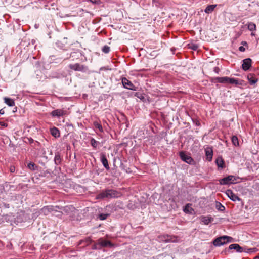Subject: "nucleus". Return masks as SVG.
<instances>
[{
    "instance_id": "nucleus-35",
    "label": "nucleus",
    "mask_w": 259,
    "mask_h": 259,
    "mask_svg": "<svg viewBox=\"0 0 259 259\" xmlns=\"http://www.w3.org/2000/svg\"><path fill=\"white\" fill-rule=\"evenodd\" d=\"M93 249H100V247L99 245H98V242H97V243L95 244L94 246H93Z\"/></svg>"
},
{
    "instance_id": "nucleus-10",
    "label": "nucleus",
    "mask_w": 259,
    "mask_h": 259,
    "mask_svg": "<svg viewBox=\"0 0 259 259\" xmlns=\"http://www.w3.org/2000/svg\"><path fill=\"white\" fill-rule=\"evenodd\" d=\"M252 60L250 58H247L243 60L242 68L244 71L248 70L251 66Z\"/></svg>"
},
{
    "instance_id": "nucleus-2",
    "label": "nucleus",
    "mask_w": 259,
    "mask_h": 259,
    "mask_svg": "<svg viewBox=\"0 0 259 259\" xmlns=\"http://www.w3.org/2000/svg\"><path fill=\"white\" fill-rule=\"evenodd\" d=\"M233 240V238L228 236H223L216 238L214 240L213 244L214 246H220L228 242H231Z\"/></svg>"
},
{
    "instance_id": "nucleus-6",
    "label": "nucleus",
    "mask_w": 259,
    "mask_h": 259,
    "mask_svg": "<svg viewBox=\"0 0 259 259\" xmlns=\"http://www.w3.org/2000/svg\"><path fill=\"white\" fill-rule=\"evenodd\" d=\"M98 245H99L100 249L102 247H113L114 244L110 241L104 240L102 238H99L98 240Z\"/></svg>"
},
{
    "instance_id": "nucleus-27",
    "label": "nucleus",
    "mask_w": 259,
    "mask_h": 259,
    "mask_svg": "<svg viewBox=\"0 0 259 259\" xmlns=\"http://www.w3.org/2000/svg\"><path fill=\"white\" fill-rule=\"evenodd\" d=\"M188 46L189 49H191L194 51H196L199 48V46L197 44L194 43L189 44Z\"/></svg>"
},
{
    "instance_id": "nucleus-21",
    "label": "nucleus",
    "mask_w": 259,
    "mask_h": 259,
    "mask_svg": "<svg viewBox=\"0 0 259 259\" xmlns=\"http://www.w3.org/2000/svg\"><path fill=\"white\" fill-rule=\"evenodd\" d=\"M217 5H208L205 9L204 10V12L206 13L209 14L210 13H211L216 7Z\"/></svg>"
},
{
    "instance_id": "nucleus-18",
    "label": "nucleus",
    "mask_w": 259,
    "mask_h": 259,
    "mask_svg": "<svg viewBox=\"0 0 259 259\" xmlns=\"http://www.w3.org/2000/svg\"><path fill=\"white\" fill-rule=\"evenodd\" d=\"M215 163L219 167L223 168L225 167L224 161L222 157H218L215 160Z\"/></svg>"
},
{
    "instance_id": "nucleus-31",
    "label": "nucleus",
    "mask_w": 259,
    "mask_h": 259,
    "mask_svg": "<svg viewBox=\"0 0 259 259\" xmlns=\"http://www.w3.org/2000/svg\"><path fill=\"white\" fill-rule=\"evenodd\" d=\"M109 215L108 213H101L99 215L98 218L100 220H104L107 219V218Z\"/></svg>"
},
{
    "instance_id": "nucleus-4",
    "label": "nucleus",
    "mask_w": 259,
    "mask_h": 259,
    "mask_svg": "<svg viewBox=\"0 0 259 259\" xmlns=\"http://www.w3.org/2000/svg\"><path fill=\"white\" fill-rule=\"evenodd\" d=\"M69 68L75 71L85 72L88 70L87 66L79 63L70 64L68 65Z\"/></svg>"
},
{
    "instance_id": "nucleus-12",
    "label": "nucleus",
    "mask_w": 259,
    "mask_h": 259,
    "mask_svg": "<svg viewBox=\"0 0 259 259\" xmlns=\"http://www.w3.org/2000/svg\"><path fill=\"white\" fill-rule=\"evenodd\" d=\"M101 161L104 166V167L107 169L109 170L110 169V167L108 164V160L106 158V156L105 154L101 153L100 156Z\"/></svg>"
},
{
    "instance_id": "nucleus-33",
    "label": "nucleus",
    "mask_w": 259,
    "mask_h": 259,
    "mask_svg": "<svg viewBox=\"0 0 259 259\" xmlns=\"http://www.w3.org/2000/svg\"><path fill=\"white\" fill-rule=\"evenodd\" d=\"M110 51V48L107 45L104 46L102 48V51L105 53H108Z\"/></svg>"
},
{
    "instance_id": "nucleus-20",
    "label": "nucleus",
    "mask_w": 259,
    "mask_h": 259,
    "mask_svg": "<svg viewBox=\"0 0 259 259\" xmlns=\"http://www.w3.org/2000/svg\"><path fill=\"white\" fill-rule=\"evenodd\" d=\"M54 162L56 165H59L61 163L62 158L61 157L60 154L58 152L55 154V156L54 157Z\"/></svg>"
},
{
    "instance_id": "nucleus-8",
    "label": "nucleus",
    "mask_w": 259,
    "mask_h": 259,
    "mask_svg": "<svg viewBox=\"0 0 259 259\" xmlns=\"http://www.w3.org/2000/svg\"><path fill=\"white\" fill-rule=\"evenodd\" d=\"M122 83L125 88L134 91L136 90V87L127 78H123L122 79Z\"/></svg>"
},
{
    "instance_id": "nucleus-19",
    "label": "nucleus",
    "mask_w": 259,
    "mask_h": 259,
    "mask_svg": "<svg viewBox=\"0 0 259 259\" xmlns=\"http://www.w3.org/2000/svg\"><path fill=\"white\" fill-rule=\"evenodd\" d=\"M51 134L55 138L59 137L60 136L59 131L57 128L55 127H54L51 129Z\"/></svg>"
},
{
    "instance_id": "nucleus-32",
    "label": "nucleus",
    "mask_w": 259,
    "mask_h": 259,
    "mask_svg": "<svg viewBox=\"0 0 259 259\" xmlns=\"http://www.w3.org/2000/svg\"><path fill=\"white\" fill-rule=\"evenodd\" d=\"M99 142L97 141L94 138H92L91 140V144L94 148H97Z\"/></svg>"
},
{
    "instance_id": "nucleus-15",
    "label": "nucleus",
    "mask_w": 259,
    "mask_h": 259,
    "mask_svg": "<svg viewBox=\"0 0 259 259\" xmlns=\"http://www.w3.org/2000/svg\"><path fill=\"white\" fill-rule=\"evenodd\" d=\"M247 78L250 84L252 85L255 84L258 81L257 78L255 77L254 74L249 73L247 76Z\"/></svg>"
},
{
    "instance_id": "nucleus-42",
    "label": "nucleus",
    "mask_w": 259,
    "mask_h": 259,
    "mask_svg": "<svg viewBox=\"0 0 259 259\" xmlns=\"http://www.w3.org/2000/svg\"><path fill=\"white\" fill-rule=\"evenodd\" d=\"M4 113H5V111H4V109H1L0 110V114L3 115Z\"/></svg>"
},
{
    "instance_id": "nucleus-43",
    "label": "nucleus",
    "mask_w": 259,
    "mask_h": 259,
    "mask_svg": "<svg viewBox=\"0 0 259 259\" xmlns=\"http://www.w3.org/2000/svg\"><path fill=\"white\" fill-rule=\"evenodd\" d=\"M256 250V248H250V249H248V250H249V252H253V251H255Z\"/></svg>"
},
{
    "instance_id": "nucleus-39",
    "label": "nucleus",
    "mask_w": 259,
    "mask_h": 259,
    "mask_svg": "<svg viewBox=\"0 0 259 259\" xmlns=\"http://www.w3.org/2000/svg\"><path fill=\"white\" fill-rule=\"evenodd\" d=\"M214 71L217 73V74L219 73V71H220V69L219 67H215L214 68V69H213Z\"/></svg>"
},
{
    "instance_id": "nucleus-1",
    "label": "nucleus",
    "mask_w": 259,
    "mask_h": 259,
    "mask_svg": "<svg viewBox=\"0 0 259 259\" xmlns=\"http://www.w3.org/2000/svg\"><path fill=\"white\" fill-rule=\"evenodd\" d=\"M119 193L112 189H107L102 191L100 194L97 196V199H104L105 198H111L118 197L119 196Z\"/></svg>"
},
{
    "instance_id": "nucleus-23",
    "label": "nucleus",
    "mask_w": 259,
    "mask_h": 259,
    "mask_svg": "<svg viewBox=\"0 0 259 259\" xmlns=\"http://www.w3.org/2000/svg\"><path fill=\"white\" fill-rule=\"evenodd\" d=\"M228 83L232 84H235V85H239L241 84L239 83V81L237 79H235L233 78H230L228 77Z\"/></svg>"
},
{
    "instance_id": "nucleus-44",
    "label": "nucleus",
    "mask_w": 259,
    "mask_h": 259,
    "mask_svg": "<svg viewBox=\"0 0 259 259\" xmlns=\"http://www.w3.org/2000/svg\"><path fill=\"white\" fill-rule=\"evenodd\" d=\"M254 259H259V256H255Z\"/></svg>"
},
{
    "instance_id": "nucleus-7",
    "label": "nucleus",
    "mask_w": 259,
    "mask_h": 259,
    "mask_svg": "<svg viewBox=\"0 0 259 259\" xmlns=\"http://www.w3.org/2000/svg\"><path fill=\"white\" fill-rule=\"evenodd\" d=\"M180 156L182 160L188 164H192L194 163L193 159L190 156L186 154L184 152H180Z\"/></svg>"
},
{
    "instance_id": "nucleus-29",
    "label": "nucleus",
    "mask_w": 259,
    "mask_h": 259,
    "mask_svg": "<svg viewBox=\"0 0 259 259\" xmlns=\"http://www.w3.org/2000/svg\"><path fill=\"white\" fill-rule=\"evenodd\" d=\"M28 167L32 170H35L37 169V166L33 162H30L28 164Z\"/></svg>"
},
{
    "instance_id": "nucleus-17",
    "label": "nucleus",
    "mask_w": 259,
    "mask_h": 259,
    "mask_svg": "<svg viewBox=\"0 0 259 259\" xmlns=\"http://www.w3.org/2000/svg\"><path fill=\"white\" fill-rule=\"evenodd\" d=\"M200 220L201 222L204 223L205 225H208L212 221V219L209 217L202 216L200 218Z\"/></svg>"
},
{
    "instance_id": "nucleus-24",
    "label": "nucleus",
    "mask_w": 259,
    "mask_h": 259,
    "mask_svg": "<svg viewBox=\"0 0 259 259\" xmlns=\"http://www.w3.org/2000/svg\"><path fill=\"white\" fill-rule=\"evenodd\" d=\"M53 210L51 206H45L41 209L42 212L45 214L47 215L48 213Z\"/></svg>"
},
{
    "instance_id": "nucleus-11",
    "label": "nucleus",
    "mask_w": 259,
    "mask_h": 259,
    "mask_svg": "<svg viewBox=\"0 0 259 259\" xmlns=\"http://www.w3.org/2000/svg\"><path fill=\"white\" fill-rule=\"evenodd\" d=\"M226 193L229 198L233 201L241 200L240 198L235 194L231 190H227Z\"/></svg>"
},
{
    "instance_id": "nucleus-30",
    "label": "nucleus",
    "mask_w": 259,
    "mask_h": 259,
    "mask_svg": "<svg viewBox=\"0 0 259 259\" xmlns=\"http://www.w3.org/2000/svg\"><path fill=\"white\" fill-rule=\"evenodd\" d=\"M248 28L250 31H254L256 29V25L252 22L249 23L248 25Z\"/></svg>"
},
{
    "instance_id": "nucleus-36",
    "label": "nucleus",
    "mask_w": 259,
    "mask_h": 259,
    "mask_svg": "<svg viewBox=\"0 0 259 259\" xmlns=\"http://www.w3.org/2000/svg\"><path fill=\"white\" fill-rule=\"evenodd\" d=\"M9 170L11 173L14 172L15 171V167L14 166L11 165L10 167Z\"/></svg>"
},
{
    "instance_id": "nucleus-41",
    "label": "nucleus",
    "mask_w": 259,
    "mask_h": 259,
    "mask_svg": "<svg viewBox=\"0 0 259 259\" xmlns=\"http://www.w3.org/2000/svg\"><path fill=\"white\" fill-rule=\"evenodd\" d=\"M239 50L241 51V52H243V51H245V48L243 46H240L239 48Z\"/></svg>"
},
{
    "instance_id": "nucleus-5",
    "label": "nucleus",
    "mask_w": 259,
    "mask_h": 259,
    "mask_svg": "<svg viewBox=\"0 0 259 259\" xmlns=\"http://www.w3.org/2000/svg\"><path fill=\"white\" fill-rule=\"evenodd\" d=\"M236 180V179L234 176L230 175L227 177L220 179L219 181L221 185H228L235 183V181Z\"/></svg>"
},
{
    "instance_id": "nucleus-37",
    "label": "nucleus",
    "mask_w": 259,
    "mask_h": 259,
    "mask_svg": "<svg viewBox=\"0 0 259 259\" xmlns=\"http://www.w3.org/2000/svg\"><path fill=\"white\" fill-rule=\"evenodd\" d=\"M89 1L92 3L95 4H99L100 2V0H89Z\"/></svg>"
},
{
    "instance_id": "nucleus-38",
    "label": "nucleus",
    "mask_w": 259,
    "mask_h": 259,
    "mask_svg": "<svg viewBox=\"0 0 259 259\" xmlns=\"http://www.w3.org/2000/svg\"><path fill=\"white\" fill-rule=\"evenodd\" d=\"M85 241L87 242V244H89L92 242V240L90 238H88L85 239Z\"/></svg>"
},
{
    "instance_id": "nucleus-34",
    "label": "nucleus",
    "mask_w": 259,
    "mask_h": 259,
    "mask_svg": "<svg viewBox=\"0 0 259 259\" xmlns=\"http://www.w3.org/2000/svg\"><path fill=\"white\" fill-rule=\"evenodd\" d=\"M217 207L218 208V209L220 211H223L225 210V207L222 205L220 203H219L217 204Z\"/></svg>"
},
{
    "instance_id": "nucleus-40",
    "label": "nucleus",
    "mask_w": 259,
    "mask_h": 259,
    "mask_svg": "<svg viewBox=\"0 0 259 259\" xmlns=\"http://www.w3.org/2000/svg\"><path fill=\"white\" fill-rule=\"evenodd\" d=\"M0 125L2 126L7 127L8 126V124L4 122L0 121Z\"/></svg>"
},
{
    "instance_id": "nucleus-16",
    "label": "nucleus",
    "mask_w": 259,
    "mask_h": 259,
    "mask_svg": "<svg viewBox=\"0 0 259 259\" xmlns=\"http://www.w3.org/2000/svg\"><path fill=\"white\" fill-rule=\"evenodd\" d=\"M214 80L215 82H218L222 83H228V77H215Z\"/></svg>"
},
{
    "instance_id": "nucleus-28",
    "label": "nucleus",
    "mask_w": 259,
    "mask_h": 259,
    "mask_svg": "<svg viewBox=\"0 0 259 259\" xmlns=\"http://www.w3.org/2000/svg\"><path fill=\"white\" fill-rule=\"evenodd\" d=\"M193 209L190 206L189 204H187L184 208V211L187 213H191Z\"/></svg>"
},
{
    "instance_id": "nucleus-25",
    "label": "nucleus",
    "mask_w": 259,
    "mask_h": 259,
    "mask_svg": "<svg viewBox=\"0 0 259 259\" xmlns=\"http://www.w3.org/2000/svg\"><path fill=\"white\" fill-rule=\"evenodd\" d=\"M231 141H232L233 144L234 146H237L239 145L238 139L237 136H233L231 138Z\"/></svg>"
},
{
    "instance_id": "nucleus-3",
    "label": "nucleus",
    "mask_w": 259,
    "mask_h": 259,
    "mask_svg": "<svg viewBox=\"0 0 259 259\" xmlns=\"http://www.w3.org/2000/svg\"><path fill=\"white\" fill-rule=\"evenodd\" d=\"M159 241L164 242H177L178 238L175 236L169 235L167 234L160 235L158 237Z\"/></svg>"
},
{
    "instance_id": "nucleus-26",
    "label": "nucleus",
    "mask_w": 259,
    "mask_h": 259,
    "mask_svg": "<svg viewBox=\"0 0 259 259\" xmlns=\"http://www.w3.org/2000/svg\"><path fill=\"white\" fill-rule=\"evenodd\" d=\"M94 125L95 127L96 128H98L100 132H103V129L102 126L98 122H97V121L94 122Z\"/></svg>"
},
{
    "instance_id": "nucleus-22",
    "label": "nucleus",
    "mask_w": 259,
    "mask_h": 259,
    "mask_svg": "<svg viewBox=\"0 0 259 259\" xmlns=\"http://www.w3.org/2000/svg\"><path fill=\"white\" fill-rule=\"evenodd\" d=\"M5 103L9 106L12 107L15 105L14 101L9 98L5 97L4 98Z\"/></svg>"
},
{
    "instance_id": "nucleus-9",
    "label": "nucleus",
    "mask_w": 259,
    "mask_h": 259,
    "mask_svg": "<svg viewBox=\"0 0 259 259\" xmlns=\"http://www.w3.org/2000/svg\"><path fill=\"white\" fill-rule=\"evenodd\" d=\"M67 111L64 110L63 109H57L52 111L51 112V115L53 117H59L60 116H63L66 114Z\"/></svg>"
},
{
    "instance_id": "nucleus-14",
    "label": "nucleus",
    "mask_w": 259,
    "mask_h": 259,
    "mask_svg": "<svg viewBox=\"0 0 259 259\" xmlns=\"http://www.w3.org/2000/svg\"><path fill=\"white\" fill-rule=\"evenodd\" d=\"M229 249L230 250H236L238 252H242L244 251V248L240 246L238 244H232L230 245Z\"/></svg>"
},
{
    "instance_id": "nucleus-13",
    "label": "nucleus",
    "mask_w": 259,
    "mask_h": 259,
    "mask_svg": "<svg viewBox=\"0 0 259 259\" xmlns=\"http://www.w3.org/2000/svg\"><path fill=\"white\" fill-rule=\"evenodd\" d=\"M205 152L207 160L209 161H211L213 156V151L212 148L208 147L205 149Z\"/></svg>"
}]
</instances>
